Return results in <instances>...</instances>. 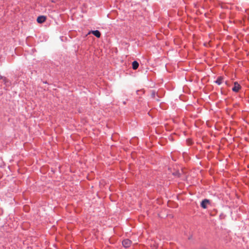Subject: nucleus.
Listing matches in <instances>:
<instances>
[{"label":"nucleus","instance_id":"obj_9","mask_svg":"<svg viewBox=\"0 0 249 249\" xmlns=\"http://www.w3.org/2000/svg\"><path fill=\"white\" fill-rule=\"evenodd\" d=\"M155 95H156V92L155 91H153L151 93V96L153 97V98H155Z\"/></svg>","mask_w":249,"mask_h":249},{"label":"nucleus","instance_id":"obj_7","mask_svg":"<svg viewBox=\"0 0 249 249\" xmlns=\"http://www.w3.org/2000/svg\"><path fill=\"white\" fill-rule=\"evenodd\" d=\"M223 78L222 77H219L217 80L215 81V83H217L218 85H220L222 81H223Z\"/></svg>","mask_w":249,"mask_h":249},{"label":"nucleus","instance_id":"obj_2","mask_svg":"<svg viewBox=\"0 0 249 249\" xmlns=\"http://www.w3.org/2000/svg\"><path fill=\"white\" fill-rule=\"evenodd\" d=\"M241 89V86L237 82H235L234 83V86L232 89V90L234 92H238L239 89Z\"/></svg>","mask_w":249,"mask_h":249},{"label":"nucleus","instance_id":"obj_6","mask_svg":"<svg viewBox=\"0 0 249 249\" xmlns=\"http://www.w3.org/2000/svg\"><path fill=\"white\" fill-rule=\"evenodd\" d=\"M139 63L137 61H134L132 62V68L133 70H136L139 67Z\"/></svg>","mask_w":249,"mask_h":249},{"label":"nucleus","instance_id":"obj_8","mask_svg":"<svg viewBox=\"0 0 249 249\" xmlns=\"http://www.w3.org/2000/svg\"><path fill=\"white\" fill-rule=\"evenodd\" d=\"M0 79H1L2 80V81L5 84H6L7 80L6 79V78L1 77L0 78Z\"/></svg>","mask_w":249,"mask_h":249},{"label":"nucleus","instance_id":"obj_3","mask_svg":"<svg viewBox=\"0 0 249 249\" xmlns=\"http://www.w3.org/2000/svg\"><path fill=\"white\" fill-rule=\"evenodd\" d=\"M46 19V17L44 16H39L37 18V21L39 23H43Z\"/></svg>","mask_w":249,"mask_h":249},{"label":"nucleus","instance_id":"obj_1","mask_svg":"<svg viewBox=\"0 0 249 249\" xmlns=\"http://www.w3.org/2000/svg\"><path fill=\"white\" fill-rule=\"evenodd\" d=\"M131 244L132 242L128 239H124L122 242V244L124 248L129 247Z\"/></svg>","mask_w":249,"mask_h":249},{"label":"nucleus","instance_id":"obj_4","mask_svg":"<svg viewBox=\"0 0 249 249\" xmlns=\"http://www.w3.org/2000/svg\"><path fill=\"white\" fill-rule=\"evenodd\" d=\"M209 204V200L208 199L203 200L201 203V206L204 208L206 209L207 207V205Z\"/></svg>","mask_w":249,"mask_h":249},{"label":"nucleus","instance_id":"obj_5","mask_svg":"<svg viewBox=\"0 0 249 249\" xmlns=\"http://www.w3.org/2000/svg\"><path fill=\"white\" fill-rule=\"evenodd\" d=\"M91 33L93 35H94L95 36H96L98 38H99L101 36V33L98 30L92 31Z\"/></svg>","mask_w":249,"mask_h":249}]
</instances>
